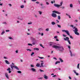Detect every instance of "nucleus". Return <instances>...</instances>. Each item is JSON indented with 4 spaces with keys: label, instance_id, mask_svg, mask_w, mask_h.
Here are the masks:
<instances>
[{
    "label": "nucleus",
    "instance_id": "nucleus-1",
    "mask_svg": "<svg viewBox=\"0 0 80 80\" xmlns=\"http://www.w3.org/2000/svg\"><path fill=\"white\" fill-rule=\"evenodd\" d=\"M52 47L56 49H59L58 50L60 52H63V50H64V48L62 46H58L53 45L52 46Z\"/></svg>",
    "mask_w": 80,
    "mask_h": 80
},
{
    "label": "nucleus",
    "instance_id": "nucleus-2",
    "mask_svg": "<svg viewBox=\"0 0 80 80\" xmlns=\"http://www.w3.org/2000/svg\"><path fill=\"white\" fill-rule=\"evenodd\" d=\"M62 32H65V33H67V35H69V36H70V38L73 39V38L72 36H70V33H69V32L68 30H62Z\"/></svg>",
    "mask_w": 80,
    "mask_h": 80
},
{
    "label": "nucleus",
    "instance_id": "nucleus-3",
    "mask_svg": "<svg viewBox=\"0 0 80 80\" xmlns=\"http://www.w3.org/2000/svg\"><path fill=\"white\" fill-rule=\"evenodd\" d=\"M60 5L57 4H54V6L55 7H57V8H60V7L62 6V5L63 4V2H61L60 3Z\"/></svg>",
    "mask_w": 80,
    "mask_h": 80
},
{
    "label": "nucleus",
    "instance_id": "nucleus-4",
    "mask_svg": "<svg viewBox=\"0 0 80 80\" xmlns=\"http://www.w3.org/2000/svg\"><path fill=\"white\" fill-rule=\"evenodd\" d=\"M41 65L40 66V64L39 63H37L36 65V67H43V65L44 64V62H43V61H41Z\"/></svg>",
    "mask_w": 80,
    "mask_h": 80
},
{
    "label": "nucleus",
    "instance_id": "nucleus-5",
    "mask_svg": "<svg viewBox=\"0 0 80 80\" xmlns=\"http://www.w3.org/2000/svg\"><path fill=\"white\" fill-rule=\"evenodd\" d=\"M10 67H11L12 69H13V68H14L16 69V70H19V68H18V67L17 66H15V65H10Z\"/></svg>",
    "mask_w": 80,
    "mask_h": 80
},
{
    "label": "nucleus",
    "instance_id": "nucleus-6",
    "mask_svg": "<svg viewBox=\"0 0 80 80\" xmlns=\"http://www.w3.org/2000/svg\"><path fill=\"white\" fill-rule=\"evenodd\" d=\"M52 17H53V18H57V14L54 13H52Z\"/></svg>",
    "mask_w": 80,
    "mask_h": 80
},
{
    "label": "nucleus",
    "instance_id": "nucleus-7",
    "mask_svg": "<svg viewBox=\"0 0 80 80\" xmlns=\"http://www.w3.org/2000/svg\"><path fill=\"white\" fill-rule=\"evenodd\" d=\"M30 70L32 72H36V69L34 68H31L30 69Z\"/></svg>",
    "mask_w": 80,
    "mask_h": 80
},
{
    "label": "nucleus",
    "instance_id": "nucleus-8",
    "mask_svg": "<svg viewBox=\"0 0 80 80\" xmlns=\"http://www.w3.org/2000/svg\"><path fill=\"white\" fill-rule=\"evenodd\" d=\"M73 29H74L73 31L74 32H78V29H77V28L76 27H74L73 28Z\"/></svg>",
    "mask_w": 80,
    "mask_h": 80
},
{
    "label": "nucleus",
    "instance_id": "nucleus-9",
    "mask_svg": "<svg viewBox=\"0 0 80 80\" xmlns=\"http://www.w3.org/2000/svg\"><path fill=\"white\" fill-rule=\"evenodd\" d=\"M53 13H57V14H61V13L60 12H59L57 11H52Z\"/></svg>",
    "mask_w": 80,
    "mask_h": 80
},
{
    "label": "nucleus",
    "instance_id": "nucleus-10",
    "mask_svg": "<svg viewBox=\"0 0 80 80\" xmlns=\"http://www.w3.org/2000/svg\"><path fill=\"white\" fill-rule=\"evenodd\" d=\"M73 72H74V73H75V75H77V76H78V75H79V73H78L77 72V71L75 70H73Z\"/></svg>",
    "mask_w": 80,
    "mask_h": 80
},
{
    "label": "nucleus",
    "instance_id": "nucleus-11",
    "mask_svg": "<svg viewBox=\"0 0 80 80\" xmlns=\"http://www.w3.org/2000/svg\"><path fill=\"white\" fill-rule=\"evenodd\" d=\"M5 76L8 78V79H9V76H8V74L7 73H5Z\"/></svg>",
    "mask_w": 80,
    "mask_h": 80
},
{
    "label": "nucleus",
    "instance_id": "nucleus-12",
    "mask_svg": "<svg viewBox=\"0 0 80 80\" xmlns=\"http://www.w3.org/2000/svg\"><path fill=\"white\" fill-rule=\"evenodd\" d=\"M64 40L65 41H68L69 40V38L66 37V38H64Z\"/></svg>",
    "mask_w": 80,
    "mask_h": 80
},
{
    "label": "nucleus",
    "instance_id": "nucleus-13",
    "mask_svg": "<svg viewBox=\"0 0 80 80\" xmlns=\"http://www.w3.org/2000/svg\"><path fill=\"white\" fill-rule=\"evenodd\" d=\"M11 70V69H10V68H8L7 69V71H9L8 73H11V72H12V71H10Z\"/></svg>",
    "mask_w": 80,
    "mask_h": 80
},
{
    "label": "nucleus",
    "instance_id": "nucleus-14",
    "mask_svg": "<svg viewBox=\"0 0 80 80\" xmlns=\"http://www.w3.org/2000/svg\"><path fill=\"white\" fill-rule=\"evenodd\" d=\"M17 19L19 20H23V19H22L21 18V17L19 16L17 17Z\"/></svg>",
    "mask_w": 80,
    "mask_h": 80
},
{
    "label": "nucleus",
    "instance_id": "nucleus-15",
    "mask_svg": "<svg viewBox=\"0 0 80 80\" xmlns=\"http://www.w3.org/2000/svg\"><path fill=\"white\" fill-rule=\"evenodd\" d=\"M69 53L71 57H73V54L72 53V52L70 50H69Z\"/></svg>",
    "mask_w": 80,
    "mask_h": 80
},
{
    "label": "nucleus",
    "instance_id": "nucleus-16",
    "mask_svg": "<svg viewBox=\"0 0 80 80\" xmlns=\"http://www.w3.org/2000/svg\"><path fill=\"white\" fill-rule=\"evenodd\" d=\"M49 44L50 46H52V45H53V42H49Z\"/></svg>",
    "mask_w": 80,
    "mask_h": 80
},
{
    "label": "nucleus",
    "instance_id": "nucleus-17",
    "mask_svg": "<svg viewBox=\"0 0 80 80\" xmlns=\"http://www.w3.org/2000/svg\"><path fill=\"white\" fill-rule=\"evenodd\" d=\"M5 62L7 63V64H8V65H10V62H9L8 61H7V60H5Z\"/></svg>",
    "mask_w": 80,
    "mask_h": 80
},
{
    "label": "nucleus",
    "instance_id": "nucleus-18",
    "mask_svg": "<svg viewBox=\"0 0 80 80\" xmlns=\"http://www.w3.org/2000/svg\"><path fill=\"white\" fill-rule=\"evenodd\" d=\"M59 60H60L61 63H62V62H63V59H62V58H59Z\"/></svg>",
    "mask_w": 80,
    "mask_h": 80
},
{
    "label": "nucleus",
    "instance_id": "nucleus-19",
    "mask_svg": "<svg viewBox=\"0 0 80 80\" xmlns=\"http://www.w3.org/2000/svg\"><path fill=\"white\" fill-rule=\"evenodd\" d=\"M5 31H3L1 33V35H3L4 34V33H5Z\"/></svg>",
    "mask_w": 80,
    "mask_h": 80
},
{
    "label": "nucleus",
    "instance_id": "nucleus-20",
    "mask_svg": "<svg viewBox=\"0 0 80 80\" xmlns=\"http://www.w3.org/2000/svg\"><path fill=\"white\" fill-rule=\"evenodd\" d=\"M43 77L44 78H45V79H47L48 78V76H46L45 75H44Z\"/></svg>",
    "mask_w": 80,
    "mask_h": 80
},
{
    "label": "nucleus",
    "instance_id": "nucleus-21",
    "mask_svg": "<svg viewBox=\"0 0 80 80\" xmlns=\"http://www.w3.org/2000/svg\"><path fill=\"white\" fill-rule=\"evenodd\" d=\"M51 24L52 25H56V23L54 22H51Z\"/></svg>",
    "mask_w": 80,
    "mask_h": 80
},
{
    "label": "nucleus",
    "instance_id": "nucleus-22",
    "mask_svg": "<svg viewBox=\"0 0 80 80\" xmlns=\"http://www.w3.org/2000/svg\"><path fill=\"white\" fill-rule=\"evenodd\" d=\"M74 33L75 34H76V35H80V34L77 32H75Z\"/></svg>",
    "mask_w": 80,
    "mask_h": 80
},
{
    "label": "nucleus",
    "instance_id": "nucleus-23",
    "mask_svg": "<svg viewBox=\"0 0 80 80\" xmlns=\"http://www.w3.org/2000/svg\"><path fill=\"white\" fill-rule=\"evenodd\" d=\"M60 63V62L59 61H57L55 63V64L57 65V64H58V63Z\"/></svg>",
    "mask_w": 80,
    "mask_h": 80
},
{
    "label": "nucleus",
    "instance_id": "nucleus-24",
    "mask_svg": "<svg viewBox=\"0 0 80 80\" xmlns=\"http://www.w3.org/2000/svg\"><path fill=\"white\" fill-rule=\"evenodd\" d=\"M77 67V68H78V69H79L80 68V64L79 63L78 64Z\"/></svg>",
    "mask_w": 80,
    "mask_h": 80
},
{
    "label": "nucleus",
    "instance_id": "nucleus-25",
    "mask_svg": "<svg viewBox=\"0 0 80 80\" xmlns=\"http://www.w3.org/2000/svg\"><path fill=\"white\" fill-rule=\"evenodd\" d=\"M33 49L35 50H37V51H38V50H39V49L37 48H34Z\"/></svg>",
    "mask_w": 80,
    "mask_h": 80
},
{
    "label": "nucleus",
    "instance_id": "nucleus-26",
    "mask_svg": "<svg viewBox=\"0 0 80 80\" xmlns=\"http://www.w3.org/2000/svg\"><path fill=\"white\" fill-rule=\"evenodd\" d=\"M68 43L69 45H71V42H70V41L69 40V39L68 41Z\"/></svg>",
    "mask_w": 80,
    "mask_h": 80
},
{
    "label": "nucleus",
    "instance_id": "nucleus-27",
    "mask_svg": "<svg viewBox=\"0 0 80 80\" xmlns=\"http://www.w3.org/2000/svg\"><path fill=\"white\" fill-rule=\"evenodd\" d=\"M28 46H33V45H32V44L30 43H28Z\"/></svg>",
    "mask_w": 80,
    "mask_h": 80
},
{
    "label": "nucleus",
    "instance_id": "nucleus-28",
    "mask_svg": "<svg viewBox=\"0 0 80 80\" xmlns=\"http://www.w3.org/2000/svg\"><path fill=\"white\" fill-rule=\"evenodd\" d=\"M58 20H60V18H61V17L60 16H58Z\"/></svg>",
    "mask_w": 80,
    "mask_h": 80
},
{
    "label": "nucleus",
    "instance_id": "nucleus-29",
    "mask_svg": "<svg viewBox=\"0 0 80 80\" xmlns=\"http://www.w3.org/2000/svg\"><path fill=\"white\" fill-rule=\"evenodd\" d=\"M70 7H71V8H73V4H70Z\"/></svg>",
    "mask_w": 80,
    "mask_h": 80
},
{
    "label": "nucleus",
    "instance_id": "nucleus-30",
    "mask_svg": "<svg viewBox=\"0 0 80 80\" xmlns=\"http://www.w3.org/2000/svg\"><path fill=\"white\" fill-rule=\"evenodd\" d=\"M35 54V53L34 52H32V53L31 54V56H33V55Z\"/></svg>",
    "mask_w": 80,
    "mask_h": 80
},
{
    "label": "nucleus",
    "instance_id": "nucleus-31",
    "mask_svg": "<svg viewBox=\"0 0 80 80\" xmlns=\"http://www.w3.org/2000/svg\"><path fill=\"white\" fill-rule=\"evenodd\" d=\"M31 68H33L34 67V66L33 65H30Z\"/></svg>",
    "mask_w": 80,
    "mask_h": 80
},
{
    "label": "nucleus",
    "instance_id": "nucleus-32",
    "mask_svg": "<svg viewBox=\"0 0 80 80\" xmlns=\"http://www.w3.org/2000/svg\"><path fill=\"white\" fill-rule=\"evenodd\" d=\"M45 30L46 32H48V31H49V28H47Z\"/></svg>",
    "mask_w": 80,
    "mask_h": 80
},
{
    "label": "nucleus",
    "instance_id": "nucleus-33",
    "mask_svg": "<svg viewBox=\"0 0 80 80\" xmlns=\"http://www.w3.org/2000/svg\"><path fill=\"white\" fill-rule=\"evenodd\" d=\"M24 8V5H22L21 6V8Z\"/></svg>",
    "mask_w": 80,
    "mask_h": 80
},
{
    "label": "nucleus",
    "instance_id": "nucleus-34",
    "mask_svg": "<svg viewBox=\"0 0 80 80\" xmlns=\"http://www.w3.org/2000/svg\"><path fill=\"white\" fill-rule=\"evenodd\" d=\"M38 12L40 15H42V12L41 11H38Z\"/></svg>",
    "mask_w": 80,
    "mask_h": 80
},
{
    "label": "nucleus",
    "instance_id": "nucleus-35",
    "mask_svg": "<svg viewBox=\"0 0 80 80\" xmlns=\"http://www.w3.org/2000/svg\"><path fill=\"white\" fill-rule=\"evenodd\" d=\"M17 72L18 73H22V72L20 71H17Z\"/></svg>",
    "mask_w": 80,
    "mask_h": 80
},
{
    "label": "nucleus",
    "instance_id": "nucleus-36",
    "mask_svg": "<svg viewBox=\"0 0 80 80\" xmlns=\"http://www.w3.org/2000/svg\"><path fill=\"white\" fill-rule=\"evenodd\" d=\"M27 51H29V52H32V50L30 49H27Z\"/></svg>",
    "mask_w": 80,
    "mask_h": 80
},
{
    "label": "nucleus",
    "instance_id": "nucleus-37",
    "mask_svg": "<svg viewBox=\"0 0 80 80\" xmlns=\"http://www.w3.org/2000/svg\"><path fill=\"white\" fill-rule=\"evenodd\" d=\"M8 38H9V39H10V40H13V38L11 37H9Z\"/></svg>",
    "mask_w": 80,
    "mask_h": 80
},
{
    "label": "nucleus",
    "instance_id": "nucleus-38",
    "mask_svg": "<svg viewBox=\"0 0 80 80\" xmlns=\"http://www.w3.org/2000/svg\"><path fill=\"white\" fill-rule=\"evenodd\" d=\"M38 57L39 58H40V59H43V58H44L43 57Z\"/></svg>",
    "mask_w": 80,
    "mask_h": 80
},
{
    "label": "nucleus",
    "instance_id": "nucleus-39",
    "mask_svg": "<svg viewBox=\"0 0 80 80\" xmlns=\"http://www.w3.org/2000/svg\"><path fill=\"white\" fill-rule=\"evenodd\" d=\"M57 26L58 27H59V28H61V26H60V25L58 24Z\"/></svg>",
    "mask_w": 80,
    "mask_h": 80
},
{
    "label": "nucleus",
    "instance_id": "nucleus-40",
    "mask_svg": "<svg viewBox=\"0 0 80 80\" xmlns=\"http://www.w3.org/2000/svg\"><path fill=\"white\" fill-rule=\"evenodd\" d=\"M46 4L47 5H49V2H46Z\"/></svg>",
    "mask_w": 80,
    "mask_h": 80
},
{
    "label": "nucleus",
    "instance_id": "nucleus-41",
    "mask_svg": "<svg viewBox=\"0 0 80 80\" xmlns=\"http://www.w3.org/2000/svg\"><path fill=\"white\" fill-rule=\"evenodd\" d=\"M6 32H10V30H6Z\"/></svg>",
    "mask_w": 80,
    "mask_h": 80
},
{
    "label": "nucleus",
    "instance_id": "nucleus-42",
    "mask_svg": "<svg viewBox=\"0 0 80 80\" xmlns=\"http://www.w3.org/2000/svg\"><path fill=\"white\" fill-rule=\"evenodd\" d=\"M36 3H37V4H39L40 2H36Z\"/></svg>",
    "mask_w": 80,
    "mask_h": 80
},
{
    "label": "nucleus",
    "instance_id": "nucleus-43",
    "mask_svg": "<svg viewBox=\"0 0 80 80\" xmlns=\"http://www.w3.org/2000/svg\"><path fill=\"white\" fill-rule=\"evenodd\" d=\"M4 58V59H8V58L6 57H3Z\"/></svg>",
    "mask_w": 80,
    "mask_h": 80
},
{
    "label": "nucleus",
    "instance_id": "nucleus-44",
    "mask_svg": "<svg viewBox=\"0 0 80 80\" xmlns=\"http://www.w3.org/2000/svg\"><path fill=\"white\" fill-rule=\"evenodd\" d=\"M42 78H38V80H40V79H42Z\"/></svg>",
    "mask_w": 80,
    "mask_h": 80
},
{
    "label": "nucleus",
    "instance_id": "nucleus-45",
    "mask_svg": "<svg viewBox=\"0 0 80 80\" xmlns=\"http://www.w3.org/2000/svg\"><path fill=\"white\" fill-rule=\"evenodd\" d=\"M31 1L32 2H37V0H31Z\"/></svg>",
    "mask_w": 80,
    "mask_h": 80
},
{
    "label": "nucleus",
    "instance_id": "nucleus-46",
    "mask_svg": "<svg viewBox=\"0 0 80 80\" xmlns=\"http://www.w3.org/2000/svg\"><path fill=\"white\" fill-rule=\"evenodd\" d=\"M3 5V3H1V2H0V6H2Z\"/></svg>",
    "mask_w": 80,
    "mask_h": 80
},
{
    "label": "nucleus",
    "instance_id": "nucleus-47",
    "mask_svg": "<svg viewBox=\"0 0 80 80\" xmlns=\"http://www.w3.org/2000/svg\"><path fill=\"white\" fill-rule=\"evenodd\" d=\"M40 46L42 47V48H44V47H43V45L42 44H40Z\"/></svg>",
    "mask_w": 80,
    "mask_h": 80
},
{
    "label": "nucleus",
    "instance_id": "nucleus-48",
    "mask_svg": "<svg viewBox=\"0 0 80 80\" xmlns=\"http://www.w3.org/2000/svg\"><path fill=\"white\" fill-rule=\"evenodd\" d=\"M53 59L54 60H57V59L56 58L54 57L53 58Z\"/></svg>",
    "mask_w": 80,
    "mask_h": 80
},
{
    "label": "nucleus",
    "instance_id": "nucleus-49",
    "mask_svg": "<svg viewBox=\"0 0 80 80\" xmlns=\"http://www.w3.org/2000/svg\"><path fill=\"white\" fill-rule=\"evenodd\" d=\"M39 70H40V72H44V71H43L42 69H40Z\"/></svg>",
    "mask_w": 80,
    "mask_h": 80
},
{
    "label": "nucleus",
    "instance_id": "nucleus-50",
    "mask_svg": "<svg viewBox=\"0 0 80 80\" xmlns=\"http://www.w3.org/2000/svg\"><path fill=\"white\" fill-rule=\"evenodd\" d=\"M62 36H63V37H67L66 35H65L64 34H63Z\"/></svg>",
    "mask_w": 80,
    "mask_h": 80
},
{
    "label": "nucleus",
    "instance_id": "nucleus-51",
    "mask_svg": "<svg viewBox=\"0 0 80 80\" xmlns=\"http://www.w3.org/2000/svg\"><path fill=\"white\" fill-rule=\"evenodd\" d=\"M32 45H35V42H32Z\"/></svg>",
    "mask_w": 80,
    "mask_h": 80
},
{
    "label": "nucleus",
    "instance_id": "nucleus-52",
    "mask_svg": "<svg viewBox=\"0 0 80 80\" xmlns=\"http://www.w3.org/2000/svg\"><path fill=\"white\" fill-rule=\"evenodd\" d=\"M57 77V75H55L52 76V77Z\"/></svg>",
    "mask_w": 80,
    "mask_h": 80
},
{
    "label": "nucleus",
    "instance_id": "nucleus-53",
    "mask_svg": "<svg viewBox=\"0 0 80 80\" xmlns=\"http://www.w3.org/2000/svg\"><path fill=\"white\" fill-rule=\"evenodd\" d=\"M68 78L69 79H72V78L70 76H69Z\"/></svg>",
    "mask_w": 80,
    "mask_h": 80
},
{
    "label": "nucleus",
    "instance_id": "nucleus-54",
    "mask_svg": "<svg viewBox=\"0 0 80 80\" xmlns=\"http://www.w3.org/2000/svg\"><path fill=\"white\" fill-rule=\"evenodd\" d=\"M8 5H9V6H10V7H12V4H8Z\"/></svg>",
    "mask_w": 80,
    "mask_h": 80
},
{
    "label": "nucleus",
    "instance_id": "nucleus-55",
    "mask_svg": "<svg viewBox=\"0 0 80 80\" xmlns=\"http://www.w3.org/2000/svg\"><path fill=\"white\" fill-rule=\"evenodd\" d=\"M28 24L29 25H31V24H32V22H29L28 23Z\"/></svg>",
    "mask_w": 80,
    "mask_h": 80
},
{
    "label": "nucleus",
    "instance_id": "nucleus-56",
    "mask_svg": "<svg viewBox=\"0 0 80 80\" xmlns=\"http://www.w3.org/2000/svg\"><path fill=\"white\" fill-rule=\"evenodd\" d=\"M68 17L69 18H71V17L70 16V15H69Z\"/></svg>",
    "mask_w": 80,
    "mask_h": 80
},
{
    "label": "nucleus",
    "instance_id": "nucleus-57",
    "mask_svg": "<svg viewBox=\"0 0 80 80\" xmlns=\"http://www.w3.org/2000/svg\"><path fill=\"white\" fill-rule=\"evenodd\" d=\"M54 38H55V39L57 38V36H55L54 37Z\"/></svg>",
    "mask_w": 80,
    "mask_h": 80
},
{
    "label": "nucleus",
    "instance_id": "nucleus-58",
    "mask_svg": "<svg viewBox=\"0 0 80 80\" xmlns=\"http://www.w3.org/2000/svg\"><path fill=\"white\" fill-rule=\"evenodd\" d=\"M68 48H69V49H70L71 48L70 47V46H68Z\"/></svg>",
    "mask_w": 80,
    "mask_h": 80
},
{
    "label": "nucleus",
    "instance_id": "nucleus-59",
    "mask_svg": "<svg viewBox=\"0 0 80 80\" xmlns=\"http://www.w3.org/2000/svg\"><path fill=\"white\" fill-rule=\"evenodd\" d=\"M75 22H78V20L76 19L75 20Z\"/></svg>",
    "mask_w": 80,
    "mask_h": 80
},
{
    "label": "nucleus",
    "instance_id": "nucleus-60",
    "mask_svg": "<svg viewBox=\"0 0 80 80\" xmlns=\"http://www.w3.org/2000/svg\"><path fill=\"white\" fill-rule=\"evenodd\" d=\"M66 15H67V16H68L69 15V14H67V13H66Z\"/></svg>",
    "mask_w": 80,
    "mask_h": 80
},
{
    "label": "nucleus",
    "instance_id": "nucleus-61",
    "mask_svg": "<svg viewBox=\"0 0 80 80\" xmlns=\"http://www.w3.org/2000/svg\"><path fill=\"white\" fill-rule=\"evenodd\" d=\"M62 9H64V8H65V7L63 6V7H62Z\"/></svg>",
    "mask_w": 80,
    "mask_h": 80
},
{
    "label": "nucleus",
    "instance_id": "nucleus-62",
    "mask_svg": "<svg viewBox=\"0 0 80 80\" xmlns=\"http://www.w3.org/2000/svg\"><path fill=\"white\" fill-rule=\"evenodd\" d=\"M3 24H5L6 25L7 24V22H3Z\"/></svg>",
    "mask_w": 80,
    "mask_h": 80
},
{
    "label": "nucleus",
    "instance_id": "nucleus-63",
    "mask_svg": "<svg viewBox=\"0 0 80 80\" xmlns=\"http://www.w3.org/2000/svg\"><path fill=\"white\" fill-rule=\"evenodd\" d=\"M34 17H37V15L35 14L34 15Z\"/></svg>",
    "mask_w": 80,
    "mask_h": 80
},
{
    "label": "nucleus",
    "instance_id": "nucleus-64",
    "mask_svg": "<svg viewBox=\"0 0 80 80\" xmlns=\"http://www.w3.org/2000/svg\"><path fill=\"white\" fill-rule=\"evenodd\" d=\"M74 78V80H77V78L75 77Z\"/></svg>",
    "mask_w": 80,
    "mask_h": 80
}]
</instances>
